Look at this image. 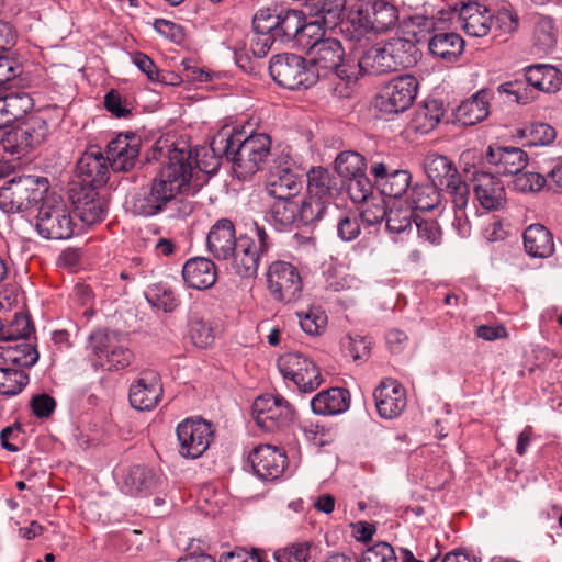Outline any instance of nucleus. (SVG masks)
<instances>
[{"label": "nucleus", "mask_w": 562, "mask_h": 562, "mask_svg": "<svg viewBox=\"0 0 562 562\" xmlns=\"http://www.w3.org/2000/svg\"><path fill=\"white\" fill-rule=\"evenodd\" d=\"M127 203L130 211L139 216L150 217L165 211L147 187L135 192Z\"/></svg>", "instance_id": "nucleus-49"}, {"label": "nucleus", "mask_w": 562, "mask_h": 562, "mask_svg": "<svg viewBox=\"0 0 562 562\" xmlns=\"http://www.w3.org/2000/svg\"><path fill=\"white\" fill-rule=\"evenodd\" d=\"M29 374L23 369L0 363V394L14 396L29 384Z\"/></svg>", "instance_id": "nucleus-46"}, {"label": "nucleus", "mask_w": 562, "mask_h": 562, "mask_svg": "<svg viewBox=\"0 0 562 562\" xmlns=\"http://www.w3.org/2000/svg\"><path fill=\"white\" fill-rule=\"evenodd\" d=\"M525 77L536 93L537 91L548 93L557 92L560 90L562 83L559 69L546 64H536L526 67Z\"/></svg>", "instance_id": "nucleus-36"}, {"label": "nucleus", "mask_w": 562, "mask_h": 562, "mask_svg": "<svg viewBox=\"0 0 562 562\" xmlns=\"http://www.w3.org/2000/svg\"><path fill=\"white\" fill-rule=\"evenodd\" d=\"M308 7L310 13L314 18L310 22H317L326 31L340 20L346 8V0H311Z\"/></svg>", "instance_id": "nucleus-40"}, {"label": "nucleus", "mask_w": 562, "mask_h": 562, "mask_svg": "<svg viewBox=\"0 0 562 562\" xmlns=\"http://www.w3.org/2000/svg\"><path fill=\"white\" fill-rule=\"evenodd\" d=\"M311 554L310 542H295L273 553L276 562H307Z\"/></svg>", "instance_id": "nucleus-57"}, {"label": "nucleus", "mask_w": 562, "mask_h": 562, "mask_svg": "<svg viewBox=\"0 0 562 562\" xmlns=\"http://www.w3.org/2000/svg\"><path fill=\"white\" fill-rule=\"evenodd\" d=\"M414 211L406 207H391L386 212V228L391 234H402L412 229Z\"/></svg>", "instance_id": "nucleus-55"}, {"label": "nucleus", "mask_w": 562, "mask_h": 562, "mask_svg": "<svg viewBox=\"0 0 562 562\" xmlns=\"http://www.w3.org/2000/svg\"><path fill=\"white\" fill-rule=\"evenodd\" d=\"M278 369L283 379L293 382L302 393L315 391L323 382L318 367L300 352H288L280 356Z\"/></svg>", "instance_id": "nucleus-12"}, {"label": "nucleus", "mask_w": 562, "mask_h": 562, "mask_svg": "<svg viewBox=\"0 0 562 562\" xmlns=\"http://www.w3.org/2000/svg\"><path fill=\"white\" fill-rule=\"evenodd\" d=\"M361 218L356 213H344L337 222V235L342 241L355 240L361 232Z\"/></svg>", "instance_id": "nucleus-59"}, {"label": "nucleus", "mask_w": 562, "mask_h": 562, "mask_svg": "<svg viewBox=\"0 0 562 562\" xmlns=\"http://www.w3.org/2000/svg\"><path fill=\"white\" fill-rule=\"evenodd\" d=\"M355 65L357 78L362 74L381 75L394 71L384 44L369 48L357 63L355 61Z\"/></svg>", "instance_id": "nucleus-39"}, {"label": "nucleus", "mask_w": 562, "mask_h": 562, "mask_svg": "<svg viewBox=\"0 0 562 562\" xmlns=\"http://www.w3.org/2000/svg\"><path fill=\"white\" fill-rule=\"evenodd\" d=\"M559 31L549 16L539 15L535 21L533 44L540 53L551 52L558 43Z\"/></svg>", "instance_id": "nucleus-44"}, {"label": "nucleus", "mask_w": 562, "mask_h": 562, "mask_svg": "<svg viewBox=\"0 0 562 562\" xmlns=\"http://www.w3.org/2000/svg\"><path fill=\"white\" fill-rule=\"evenodd\" d=\"M294 414L292 405L280 395H261L252 404L256 424L269 432L288 426L293 420Z\"/></svg>", "instance_id": "nucleus-15"}, {"label": "nucleus", "mask_w": 562, "mask_h": 562, "mask_svg": "<svg viewBox=\"0 0 562 562\" xmlns=\"http://www.w3.org/2000/svg\"><path fill=\"white\" fill-rule=\"evenodd\" d=\"M336 171L346 181L366 171V159L356 151H344L335 160Z\"/></svg>", "instance_id": "nucleus-52"}, {"label": "nucleus", "mask_w": 562, "mask_h": 562, "mask_svg": "<svg viewBox=\"0 0 562 562\" xmlns=\"http://www.w3.org/2000/svg\"><path fill=\"white\" fill-rule=\"evenodd\" d=\"M370 172L374 183L384 196L398 199L406 193L412 175L406 169H395L384 161H373Z\"/></svg>", "instance_id": "nucleus-21"}, {"label": "nucleus", "mask_w": 562, "mask_h": 562, "mask_svg": "<svg viewBox=\"0 0 562 562\" xmlns=\"http://www.w3.org/2000/svg\"><path fill=\"white\" fill-rule=\"evenodd\" d=\"M307 193L333 206L334 199L339 192V186L335 176L327 169L313 168L308 175Z\"/></svg>", "instance_id": "nucleus-34"}, {"label": "nucleus", "mask_w": 562, "mask_h": 562, "mask_svg": "<svg viewBox=\"0 0 562 562\" xmlns=\"http://www.w3.org/2000/svg\"><path fill=\"white\" fill-rule=\"evenodd\" d=\"M142 139L135 133L119 134L106 145L110 167L116 172L131 170L139 157Z\"/></svg>", "instance_id": "nucleus-20"}, {"label": "nucleus", "mask_w": 562, "mask_h": 562, "mask_svg": "<svg viewBox=\"0 0 562 562\" xmlns=\"http://www.w3.org/2000/svg\"><path fill=\"white\" fill-rule=\"evenodd\" d=\"M357 16L342 32L351 41L359 42L369 34H383L395 29L400 21V8L395 0H358Z\"/></svg>", "instance_id": "nucleus-4"}, {"label": "nucleus", "mask_w": 562, "mask_h": 562, "mask_svg": "<svg viewBox=\"0 0 562 562\" xmlns=\"http://www.w3.org/2000/svg\"><path fill=\"white\" fill-rule=\"evenodd\" d=\"M271 220L280 231L290 229L299 221V204L292 199H276L271 206Z\"/></svg>", "instance_id": "nucleus-45"}, {"label": "nucleus", "mask_w": 562, "mask_h": 562, "mask_svg": "<svg viewBox=\"0 0 562 562\" xmlns=\"http://www.w3.org/2000/svg\"><path fill=\"white\" fill-rule=\"evenodd\" d=\"M254 472L265 481H274L279 479L286 465V454L271 445H261L249 454Z\"/></svg>", "instance_id": "nucleus-24"}, {"label": "nucleus", "mask_w": 562, "mask_h": 562, "mask_svg": "<svg viewBox=\"0 0 562 562\" xmlns=\"http://www.w3.org/2000/svg\"><path fill=\"white\" fill-rule=\"evenodd\" d=\"M269 71L280 87L289 90L307 89L321 77V74L311 68L302 56L292 53L273 56Z\"/></svg>", "instance_id": "nucleus-10"}, {"label": "nucleus", "mask_w": 562, "mask_h": 562, "mask_svg": "<svg viewBox=\"0 0 562 562\" xmlns=\"http://www.w3.org/2000/svg\"><path fill=\"white\" fill-rule=\"evenodd\" d=\"M300 49L310 58V67L321 76L331 74L346 82L357 80L355 60L345 58L341 42L327 36L322 25L311 26L303 33Z\"/></svg>", "instance_id": "nucleus-2"}, {"label": "nucleus", "mask_w": 562, "mask_h": 562, "mask_svg": "<svg viewBox=\"0 0 562 562\" xmlns=\"http://www.w3.org/2000/svg\"><path fill=\"white\" fill-rule=\"evenodd\" d=\"M397 560L394 548L387 542L379 541L362 553L360 562H397Z\"/></svg>", "instance_id": "nucleus-60"}, {"label": "nucleus", "mask_w": 562, "mask_h": 562, "mask_svg": "<svg viewBox=\"0 0 562 562\" xmlns=\"http://www.w3.org/2000/svg\"><path fill=\"white\" fill-rule=\"evenodd\" d=\"M33 327L26 316H19L10 325L7 338L1 339L0 363L18 369L30 368L38 360L36 346L29 340Z\"/></svg>", "instance_id": "nucleus-8"}, {"label": "nucleus", "mask_w": 562, "mask_h": 562, "mask_svg": "<svg viewBox=\"0 0 562 562\" xmlns=\"http://www.w3.org/2000/svg\"><path fill=\"white\" fill-rule=\"evenodd\" d=\"M442 116L443 108L440 102L437 100L426 101L424 106L418 109L415 114L416 130L428 133L438 125Z\"/></svg>", "instance_id": "nucleus-51"}, {"label": "nucleus", "mask_w": 562, "mask_h": 562, "mask_svg": "<svg viewBox=\"0 0 562 562\" xmlns=\"http://www.w3.org/2000/svg\"><path fill=\"white\" fill-rule=\"evenodd\" d=\"M424 169L431 183L446 187L447 192L457 203H464L469 187L461 179L458 169L448 157L429 154L425 157Z\"/></svg>", "instance_id": "nucleus-14"}, {"label": "nucleus", "mask_w": 562, "mask_h": 562, "mask_svg": "<svg viewBox=\"0 0 562 562\" xmlns=\"http://www.w3.org/2000/svg\"><path fill=\"white\" fill-rule=\"evenodd\" d=\"M35 227L46 239H68L74 235L75 224L64 201L47 195L38 209Z\"/></svg>", "instance_id": "nucleus-11"}, {"label": "nucleus", "mask_w": 562, "mask_h": 562, "mask_svg": "<svg viewBox=\"0 0 562 562\" xmlns=\"http://www.w3.org/2000/svg\"><path fill=\"white\" fill-rule=\"evenodd\" d=\"M278 8H261L259 9L252 19V27L255 32L259 35H265L269 33H273V29L276 24V20L278 16Z\"/></svg>", "instance_id": "nucleus-62"}, {"label": "nucleus", "mask_w": 562, "mask_h": 562, "mask_svg": "<svg viewBox=\"0 0 562 562\" xmlns=\"http://www.w3.org/2000/svg\"><path fill=\"white\" fill-rule=\"evenodd\" d=\"M110 161L98 146L89 147L77 162V171L83 182L93 187L103 186L109 180Z\"/></svg>", "instance_id": "nucleus-27"}, {"label": "nucleus", "mask_w": 562, "mask_h": 562, "mask_svg": "<svg viewBox=\"0 0 562 562\" xmlns=\"http://www.w3.org/2000/svg\"><path fill=\"white\" fill-rule=\"evenodd\" d=\"M341 347L347 356H350L355 361H360L367 359L370 351V341L359 335H348L341 340Z\"/></svg>", "instance_id": "nucleus-61"}, {"label": "nucleus", "mask_w": 562, "mask_h": 562, "mask_svg": "<svg viewBox=\"0 0 562 562\" xmlns=\"http://www.w3.org/2000/svg\"><path fill=\"white\" fill-rule=\"evenodd\" d=\"M273 29V36L281 42L294 40L301 48V38L303 33L311 26H317V22H306L305 13L294 9H282L278 11V16Z\"/></svg>", "instance_id": "nucleus-28"}, {"label": "nucleus", "mask_w": 562, "mask_h": 562, "mask_svg": "<svg viewBox=\"0 0 562 562\" xmlns=\"http://www.w3.org/2000/svg\"><path fill=\"white\" fill-rule=\"evenodd\" d=\"M516 137L524 140V146H547L555 139L557 132L547 123L535 122L525 127L517 128Z\"/></svg>", "instance_id": "nucleus-43"}, {"label": "nucleus", "mask_w": 562, "mask_h": 562, "mask_svg": "<svg viewBox=\"0 0 562 562\" xmlns=\"http://www.w3.org/2000/svg\"><path fill=\"white\" fill-rule=\"evenodd\" d=\"M464 46V40L456 32H437L428 41L429 53L446 63L457 61Z\"/></svg>", "instance_id": "nucleus-31"}, {"label": "nucleus", "mask_w": 562, "mask_h": 562, "mask_svg": "<svg viewBox=\"0 0 562 562\" xmlns=\"http://www.w3.org/2000/svg\"><path fill=\"white\" fill-rule=\"evenodd\" d=\"M164 394L161 378L157 371L144 370L131 384L128 398L132 407L150 411L157 406Z\"/></svg>", "instance_id": "nucleus-19"}, {"label": "nucleus", "mask_w": 562, "mask_h": 562, "mask_svg": "<svg viewBox=\"0 0 562 562\" xmlns=\"http://www.w3.org/2000/svg\"><path fill=\"white\" fill-rule=\"evenodd\" d=\"M271 246L272 239L266 228L255 224L250 234L238 236L232 256L223 262L240 278H254L257 276L261 257L269 251Z\"/></svg>", "instance_id": "nucleus-6"}, {"label": "nucleus", "mask_w": 562, "mask_h": 562, "mask_svg": "<svg viewBox=\"0 0 562 562\" xmlns=\"http://www.w3.org/2000/svg\"><path fill=\"white\" fill-rule=\"evenodd\" d=\"M2 98L9 123L23 121L34 108V101L26 92L10 93Z\"/></svg>", "instance_id": "nucleus-48"}, {"label": "nucleus", "mask_w": 562, "mask_h": 562, "mask_svg": "<svg viewBox=\"0 0 562 562\" xmlns=\"http://www.w3.org/2000/svg\"><path fill=\"white\" fill-rule=\"evenodd\" d=\"M71 198L75 212L83 224L94 225L105 217L108 203L94 188H82Z\"/></svg>", "instance_id": "nucleus-29"}, {"label": "nucleus", "mask_w": 562, "mask_h": 562, "mask_svg": "<svg viewBox=\"0 0 562 562\" xmlns=\"http://www.w3.org/2000/svg\"><path fill=\"white\" fill-rule=\"evenodd\" d=\"M490 91L480 90L463 101L456 111L458 121L463 125H474L483 121L490 113Z\"/></svg>", "instance_id": "nucleus-37"}, {"label": "nucleus", "mask_w": 562, "mask_h": 562, "mask_svg": "<svg viewBox=\"0 0 562 562\" xmlns=\"http://www.w3.org/2000/svg\"><path fill=\"white\" fill-rule=\"evenodd\" d=\"M88 350L95 367L108 371L124 370L134 361L126 335L108 329H97L88 338Z\"/></svg>", "instance_id": "nucleus-5"}, {"label": "nucleus", "mask_w": 562, "mask_h": 562, "mask_svg": "<svg viewBox=\"0 0 562 562\" xmlns=\"http://www.w3.org/2000/svg\"><path fill=\"white\" fill-rule=\"evenodd\" d=\"M333 205L306 194L299 205V221L303 225H312L321 221Z\"/></svg>", "instance_id": "nucleus-53"}, {"label": "nucleus", "mask_w": 562, "mask_h": 562, "mask_svg": "<svg viewBox=\"0 0 562 562\" xmlns=\"http://www.w3.org/2000/svg\"><path fill=\"white\" fill-rule=\"evenodd\" d=\"M179 453L187 459H198L209 449L213 438L212 425L202 418H187L176 428Z\"/></svg>", "instance_id": "nucleus-13"}, {"label": "nucleus", "mask_w": 562, "mask_h": 562, "mask_svg": "<svg viewBox=\"0 0 562 562\" xmlns=\"http://www.w3.org/2000/svg\"><path fill=\"white\" fill-rule=\"evenodd\" d=\"M548 180H551L560 186L562 180V170L559 165H557L550 172H548V178H544L538 172L520 171L519 173L515 175L513 187L516 191L519 192H537L543 188Z\"/></svg>", "instance_id": "nucleus-42"}, {"label": "nucleus", "mask_w": 562, "mask_h": 562, "mask_svg": "<svg viewBox=\"0 0 562 562\" xmlns=\"http://www.w3.org/2000/svg\"><path fill=\"white\" fill-rule=\"evenodd\" d=\"M193 173L192 153L187 148H173L169 150L168 162L165 164L147 189L166 211L171 206L181 204L178 207L181 215L186 216L192 212L190 203H182L178 194L189 181Z\"/></svg>", "instance_id": "nucleus-3"}, {"label": "nucleus", "mask_w": 562, "mask_h": 562, "mask_svg": "<svg viewBox=\"0 0 562 562\" xmlns=\"http://www.w3.org/2000/svg\"><path fill=\"white\" fill-rule=\"evenodd\" d=\"M182 278L188 286L195 290H206L215 284L217 270L211 259L195 257L184 263Z\"/></svg>", "instance_id": "nucleus-30"}, {"label": "nucleus", "mask_w": 562, "mask_h": 562, "mask_svg": "<svg viewBox=\"0 0 562 562\" xmlns=\"http://www.w3.org/2000/svg\"><path fill=\"white\" fill-rule=\"evenodd\" d=\"M497 92L499 94H506L510 101L518 104H528L537 97V93L525 76L524 79H515L501 83L497 87Z\"/></svg>", "instance_id": "nucleus-50"}, {"label": "nucleus", "mask_w": 562, "mask_h": 562, "mask_svg": "<svg viewBox=\"0 0 562 562\" xmlns=\"http://www.w3.org/2000/svg\"><path fill=\"white\" fill-rule=\"evenodd\" d=\"M301 189V181L289 168L277 167L270 170L266 190L274 199H293Z\"/></svg>", "instance_id": "nucleus-33"}, {"label": "nucleus", "mask_w": 562, "mask_h": 562, "mask_svg": "<svg viewBox=\"0 0 562 562\" xmlns=\"http://www.w3.org/2000/svg\"><path fill=\"white\" fill-rule=\"evenodd\" d=\"M373 396L379 415L385 419L397 417L407 404L404 386L393 379L383 380Z\"/></svg>", "instance_id": "nucleus-25"}, {"label": "nucleus", "mask_w": 562, "mask_h": 562, "mask_svg": "<svg viewBox=\"0 0 562 562\" xmlns=\"http://www.w3.org/2000/svg\"><path fill=\"white\" fill-rule=\"evenodd\" d=\"M411 203L416 210L431 211L440 206L441 193L435 183L416 184L411 193Z\"/></svg>", "instance_id": "nucleus-47"}, {"label": "nucleus", "mask_w": 562, "mask_h": 562, "mask_svg": "<svg viewBox=\"0 0 562 562\" xmlns=\"http://www.w3.org/2000/svg\"><path fill=\"white\" fill-rule=\"evenodd\" d=\"M156 480L151 469L144 465H133L126 470L122 479V488L131 495L149 492Z\"/></svg>", "instance_id": "nucleus-41"}, {"label": "nucleus", "mask_w": 562, "mask_h": 562, "mask_svg": "<svg viewBox=\"0 0 562 562\" xmlns=\"http://www.w3.org/2000/svg\"><path fill=\"white\" fill-rule=\"evenodd\" d=\"M48 188V180L44 177L26 175L13 178L0 189V209L8 214L29 211L43 203Z\"/></svg>", "instance_id": "nucleus-7"}, {"label": "nucleus", "mask_w": 562, "mask_h": 562, "mask_svg": "<svg viewBox=\"0 0 562 562\" xmlns=\"http://www.w3.org/2000/svg\"><path fill=\"white\" fill-rule=\"evenodd\" d=\"M301 328L311 336L321 335L327 326V315L321 307H310L297 312Z\"/></svg>", "instance_id": "nucleus-54"}, {"label": "nucleus", "mask_w": 562, "mask_h": 562, "mask_svg": "<svg viewBox=\"0 0 562 562\" xmlns=\"http://www.w3.org/2000/svg\"><path fill=\"white\" fill-rule=\"evenodd\" d=\"M147 300L164 312H172L179 305V299L173 291L162 284L150 288L147 293Z\"/></svg>", "instance_id": "nucleus-56"}, {"label": "nucleus", "mask_w": 562, "mask_h": 562, "mask_svg": "<svg viewBox=\"0 0 562 562\" xmlns=\"http://www.w3.org/2000/svg\"><path fill=\"white\" fill-rule=\"evenodd\" d=\"M350 406L349 392L341 387H331L319 392L311 401L312 411L317 415L331 416L346 412Z\"/></svg>", "instance_id": "nucleus-32"}, {"label": "nucleus", "mask_w": 562, "mask_h": 562, "mask_svg": "<svg viewBox=\"0 0 562 562\" xmlns=\"http://www.w3.org/2000/svg\"><path fill=\"white\" fill-rule=\"evenodd\" d=\"M470 198V190H467L465 194V201L463 204H459L456 202L453 198L452 204H453V212H454V218L452 222V228L457 233V235L461 238H467L471 234V223L467 216L465 207L468 205Z\"/></svg>", "instance_id": "nucleus-63"}, {"label": "nucleus", "mask_w": 562, "mask_h": 562, "mask_svg": "<svg viewBox=\"0 0 562 562\" xmlns=\"http://www.w3.org/2000/svg\"><path fill=\"white\" fill-rule=\"evenodd\" d=\"M347 188L350 199L355 203H364L373 192L371 180L366 171L347 180Z\"/></svg>", "instance_id": "nucleus-58"}, {"label": "nucleus", "mask_w": 562, "mask_h": 562, "mask_svg": "<svg viewBox=\"0 0 562 562\" xmlns=\"http://www.w3.org/2000/svg\"><path fill=\"white\" fill-rule=\"evenodd\" d=\"M2 146L19 158L41 146L49 135L47 121L40 113H31L15 127L4 128Z\"/></svg>", "instance_id": "nucleus-9"}, {"label": "nucleus", "mask_w": 562, "mask_h": 562, "mask_svg": "<svg viewBox=\"0 0 562 562\" xmlns=\"http://www.w3.org/2000/svg\"><path fill=\"white\" fill-rule=\"evenodd\" d=\"M394 71L409 68L417 64L419 50L416 44L407 38L394 37L384 43Z\"/></svg>", "instance_id": "nucleus-38"}, {"label": "nucleus", "mask_w": 562, "mask_h": 562, "mask_svg": "<svg viewBox=\"0 0 562 562\" xmlns=\"http://www.w3.org/2000/svg\"><path fill=\"white\" fill-rule=\"evenodd\" d=\"M526 252L533 258H548L554 251L553 236L541 224L529 225L524 233Z\"/></svg>", "instance_id": "nucleus-35"}, {"label": "nucleus", "mask_w": 562, "mask_h": 562, "mask_svg": "<svg viewBox=\"0 0 562 562\" xmlns=\"http://www.w3.org/2000/svg\"><path fill=\"white\" fill-rule=\"evenodd\" d=\"M237 239L235 224L229 218L223 217L210 227L206 236V249L213 258L224 261L232 256Z\"/></svg>", "instance_id": "nucleus-26"}, {"label": "nucleus", "mask_w": 562, "mask_h": 562, "mask_svg": "<svg viewBox=\"0 0 562 562\" xmlns=\"http://www.w3.org/2000/svg\"><path fill=\"white\" fill-rule=\"evenodd\" d=\"M528 155L519 147L490 145L485 160L492 173L515 176L528 165Z\"/></svg>", "instance_id": "nucleus-22"}, {"label": "nucleus", "mask_w": 562, "mask_h": 562, "mask_svg": "<svg viewBox=\"0 0 562 562\" xmlns=\"http://www.w3.org/2000/svg\"><path fill=\"white\" fill-rule=\"evenodd\" d=\"M215 156H225L243 176L254 175L267 161L271 151V138L267 133L221 130L211 142Z\"/></svg>", "instance_id": "nucleus-1"}, {"label": "nucleus", "mask_w": 562, "mask_h": 562, "mask_svg": "<svg viewBox=\"0 0 562 562\" xmlns=\"http://www.w3.org/2000/svg\"><path fill=\"white\" fill-rule=\"evenodd\" d=\"M267 282L272 297L284 303L296 301L303 288L299 270L286 261H276L269 266Z\"/></svg>", "instance_id": "nucleus-17"}, {"label": "nucleus", "mask_w": 562, "mask_h": 562, "mask_svg": "<svg viewBox=\"0 0 562 562\" xmlns=\"http://www.w3.org/2000/svg\"><path fill=\"white\" fill-rule=\"evenodd\" d=\"M473 191L475 200L486 211H498L506 204L505 186L492 172L476 171L473 176Z\"/></svg>", "instance_id": "nucleus-23"}, {"label": "nucleus", "mask_w": 562, "mask_h": 562, "mask_svg": "<svg viewBox=\"0 0 562 562\" xmlns=\"http://www.w3.org/2000/svg\"><path fill=\"white\" fill-rule=\"evenodd\" d=\"M449 10L458 16L460 26L468 35L483 37L488 34L493 15L485 4L473 0H460L449 4Z\"/></svg>", "instance_id": "nucleus-18"}, {"label": "nucleus", "mask_w": 562, "mask_h": 562, "mask_svg": "<svg viewBox=\"0 0 562 562\" xmlns=\"http://www.w3.org/2000/svg\"><path fill=\"white\" fill-rule=\"evenodd\" d=\"M418 80L412 75H402L390 80L379 94L378 106L386 114H398L406 111L414 102Z\"/></svg>", "instance_id": "nucleus-16"}, {"label": "nucleus", "mask_w": 562, "mask_h": 562, "mask_svg": "<svg viewBox=\"0 0 562 562\" xmlns=\"http://www.w3.org/2000/svg\"><path fill=\"white\" fill-rule=\"evenodd\" d=\"M190 335L193 344L200 348H206L214 341L212 326L202 319L193 321L191 323Z\"/></svg>", "instance_id": "nucleus-64"}]
</instances>
